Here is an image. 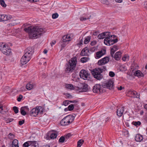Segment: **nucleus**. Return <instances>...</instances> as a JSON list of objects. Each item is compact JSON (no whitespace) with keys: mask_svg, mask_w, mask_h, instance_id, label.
<instances>
[{"mask_svg":"<svg viewBox=\"0 0 147 147\" xmlns=\"http://www.w3.org/2000/svg\"><path fill=\"white\" fill-rule=\"evenodd\" d=\"M24 30L29 34L30 38L31 39L39 38L46 32L45 28L38 26L33 28L29 27L24 29Z\"/></svg>","mask_w":147,"mask_h":147,"instance_id":"1","label":"nucleus"},{"mask_svg":"<svg viewBox=\"0 0 147 147\" xmlns=\"http://www.w3.org/2000/svg\"><path fill=\"white\" fill-rule=\"evenodd\" d=\"M77 63V58L74 57L69 61L68 63L66 64L65 71L67 73H71L74 70Z\"/></svg>","mask_w":147,"mask_h":147,"instance_id":"2","label":"nucleus"},{"mask_svg":"<svg viewBox=\"0 0 147 147\" xmlns=\"http://www.w3.org/2000/svg\"><path fill=\"white\" fill-rule=\"evenodd\" d=\"M106 70V67L103 66L94 69L91 73L94 78L97 80H100L103 78V76L101 74V73Z\"/></svg>","mask_w":147,"mask_h":147,"instance_id":"3","label":"nucleus"},{"mask_svg":"<svg viewBox=\"0 0 147 147\" xmlns=\"http://www.w3.org/2000/svg\"><path fill=\"white\" fill-rule=\"evenodd\" d=\"M104 40V43L106 45L110 46L113 45L118 41V39L117 38L114 39L116 37L115 35H111L110 34Z\"/></svg>","mask_w":147,"mask_h":147,"instance_id":"4","label":"nucleus"},{"mask_svg":"<svg viewBox=\"0 0 147 147\" xmlns=\"http://www.w3.org/2000/svg\"><path fill=\"white\" fill-rule=\"evenodd\" d=\"M0 50L4 54L9 55L11 53V50L7 44L4 42L0 43Z\"/></svg>","mask_w":147,"mask_h":147,"instance_id":"5","label":"nucleus"},{"mask_svg":"<svg viewBox=\"0 0 147 147\" xmlns=\"http://www.w3.org/2000/svg\"><path fill=\"white\" fill-rule=\"evenodd\" d=\"M74 117L71 115H67L61 120L60 123L62 125H67L71 123L74 119Z\"/></svg>","mask_w":147,"mask_h":147,"instance_id":"6","label":"nucleus"},{"mask_svg":"<svg viewBox=\"0 0 147 147\" xmlns=\"http://www.w3.org/2000/svg\"><path fill=\"white\" fill-rule=\"evenodd\" d=\"M102 89L100 84H96L93 86L92 91L94 93L100 94L102 93Z\"/></svg>","mask_w":147,"mask_h":147,"instance_id":"7","label":"nucleus"},{"mask_svg":"<svg viewBox=\"0 0 147 147\" xmlns=\"http://www.w3.org/2000/svg\"><path fill=\"white\" fill-rule=\"evenodd\" d=\"M79 75L81 78L84 80H88L89 74L87 71L84 69H82L80 72Z\"/></svg>","mask_w":147,"mask_h":147,"instance_id":"8","label":"nucleus"},{"mask_svg":"<svg viewBox=\"0 0 147 147\" xmlns=\"http://www.w3.org/2000/svg\"><path fill=\"white\" fill-rule=\"evenodd\" d=\"M31 58V57H30L28 56L24 55L20 60L21 64L22 65H24L26 64L30 61Z\"/></svg>","mask_w":147,"mask_h":147,"instance_id":"9","label":"nucleus"},{"mask_svg":"<svg viewBox=\"0 0 147 147\" xmlns=\"http://www.w3.org/2000/svg\"><path fill=\"white\" fill-rule=\"evenodd\" d=\"M109 58L108 57H106L99 60L98 62L99 65H103L108 63L109 61Z\"/></svg>","mask_w":147,"mask_h":147,"instance_id":"10","label":"nucleus"},{"mask_svg":"<svg viewBox=\"0 0 147 147\" xmlns=\"http://www.w3.org/2000/svg\"><path fill=\"white\" fill-rule=\"evenodd\" d=\"M106 52V50L105 49H102L96 53V54L95 55V57L96 59H99L105 55Z\"/></svg>","mask_w":147,"mask_h":147,"instance_id":"11","label":"nucleus"},{"mask_svg":"<svg viewBox=\"0 0 147 147\" xmlns=\"http://www.w3.org/2000/svg\"><path fill=\"white\" fill-rule=\"evenodd\" d=\"M34 51L32 47H28L25 50L24 55L32 58Z\"/></svg>","mask_w":147,"mask_h":147,"instance_id":"12","label":"nucleus"},{"mask_svg":"<svg viewBox=\"0 0 147 147\" xmlns=\"http://www.w3.org/2000/svg\"><path fill=\"white\" fill-rule=\"evenodd\" d=\"M113 82L111 80H109L103 84V87L104 88H107L111 89H112L113 86Z\"/></svg>","mask_w":147,"mask_h":147,"instance_id":"13","label":"nucleus"},{"mask_svg":"<svg viewBox=\"0 0 147 147\" xmlns=\"http://www.w3.org/2000/svg\"><path fill=\"white\" fill-rule=\"evenodd\" d=\"M40 111V110L37 107L33 108L30 111V114L31 116L36 117L38 115Z\"/></svg>","mask_w":147,"mask_h":147,"instance_id":"14","label":"nucleus"},{"mask_svg":"<svg viewBox=\"0 0 147 147\" xmlns=\"http://www.w3.org/2000/svg\"><path fill=\"white\" fill-rule=\"evenodd\" d=\"M110 34V32H106L99 34L98 36V38L99 39H102L104 38H107Z\"/></svg>","mask_w":147,"mask_h":147,"instance_id":"15","label":"nucleus"},{"mask_svg":"<svg viewBox=\"0 0 147 147\" xmlns=\"http://www.w3.org/2000/svg\"><path fill=\"white\" fill-rule=\"evenodd\" d=\"M89 53V50L88 47H86L82 50L80 53V55L82 56H88Z\"/></svg>","mask_w":147,"mask_h":147,"instance_id":"16","label":"nucleus"},{"mask_svg":"<svg viewBox=\"0 0 147 147\" xmlns=\"http://www.w3.org/2000/svg\"><path fill=\"white\" fill-rule=\"evenodd\" d=\"M125 107H121L118 108L117 110V114L119 117H121L123 114L124 112Z\"/></svg>","mask_w":147,"mask_h":147,"instance_id":"17","label":"nucleus"},{"mask_svg":"<svg viewBox=\"0 0 147 147\" xmlns=\"http://www.w3.org/2000/svg\"><path fill=\"white\" fill-rule=\"evenodd\" d=\"M136 141L137 142H141L143 139V136L140 134H136L135 137Z\"/></svg>","mask_w":147,"mask_h":147,"instance_id":"18","label":"nucleus"},{"mask_svg":"<svg viewBox=\"0 0 147 147\" xmlns=\"http://www.w3.org/2000/svg\"><path fill=\"white\" fill-rule=\"evenodd\" d=\"M71 38L70 36L68 35H65L63 37L62 39L63 40L61 42H65L67 41H69L71 40Z\"/></svg>","mask_w":147,"mask_h":147,"instance_id":"19","label":"nucleus"},{"mask_svg":"<svg viewBox=\"0 0 147 147\" xmlns=\"http://www.w3.org/2000/svg\"><path fill=\"white\" fill-rule=\"evenodd\" d=\"M121 53L120 51H118L114 55V57L115 59L116 60H119L121 57Z\"/></svg>","mask_w":147,"mask_h":147,"instance_id":"20","label":"nucleus"},{"mask_svg":"<svg viewBox=\"0 0 147 147\" xmlns=\"http://www.w3.org/2000/svg\"><path fill=\"white\" fill-rule=\"evenodd\" d=\"M135 76H138L139 78H140L144 76V74L140 70H138L136 71L134 74Z\"/></svg>","mask_w":147,"mask_h":147,"instance_id":"21","label":"nucleus"},{"mask_svg":"<svg viewBox=\"0 0 147 147\" xmlns=\"http://www.w3.org/2000/svg\"><path fill=\"white\" fill-rule=\"evenodd\" d=\"M131 94L134 96V97L135 98H139L140 97V94L138 93L136 91H133L130 92Z\"/></svg>","mask_w":147,"mask_h":147,"instance_id":"22","label":"nucleus"},{"mask_svg":"<svg viewBox=\"0 0 147 147\" xmlns=\"http://www.w3.org/2000/svg\"><path fill=\"white\" fill-rule=\"evenodd\" d=\"M33 87V85L32 82H29L26 86V88L28 90H30L32 89Z\"/></svg>","mask_w":147,"mask_h":147,"instance_id":"23","label":"nucleus"},{"mask_svg":"<svg viewBox=\"0 0 147 147\" xmlns=\"http://www.w3.org/2000/svg\"><path fill=\"white\" fill-rule=\"evenodd\" d=\"M19 23V22H18V20H13L12 21L11 23H9V26H12L17 24Z\"/></svg>","mask_w":147,"mask_h":147,"instance_id":"24","label":"nucleus"},{"mask_svg":"<svg viewBox=\"0 0 147 147\" xmlns=\"http://www.w3.org/2000/svg\"><path fill=\"white\" fill-rule=\"evenodd\" d=\"M82 90L83 91L86 92L88 90V86L86 84H83L82 85Z\"/></svg>","mask_w":147,"mask_h":147,"instance_id":"25","label":"nucleus"},{"mask_svg":"<svg viewBox=\"0 0 147 147\" xmlns=\"http://www.w3.org/2000/svg\"><path fill=\"white\" fill-rule=\"evenodd\" d=\"M57 132L55 131L54 133H50V138L51 139H54L57 137Z\"/></svg>","mask_w":147,"mask_h":147,"instance_id":"26","label":"nucleus"},{"mask_svg":"<svg viewBox=\"0 0 147 147\" xmlns=\"http://www.w3.org/2000/svg\"><path fill=\"white\" fill-rule=\"evenodd\" d=\"M30 146L35 147L37 146V142L35 141H29Z\"/></svg>","mask_w":147,"mask_h":147,"instance_id":"27","label":"nucleus"},{"mask_svg":"<svg viewBox=\"0 0 147 147\" xmlns=\"http://www.w3.org/2000/svg\"><path fill=\"white\" fill-rule=\"evenodd\" d=\"M89 59L88 57H83L81 58L80 60V61L83 63H85L87 62Z\"/></svg>","mask_w":147,"mask_h":147,"instance_id":"28","label":"nucleus"},{"mask_svg":"<svg viewBox=\"0 0 147 147\" xmlns=\"http://www.w3.org/2000/svg\"><path fill=\"white\" fill-rule=\"evenodd\" d=\"M132 124L134 125H135L136 127H137L139 126L141 124V123L140 121H133Z\"/></svg>","mask_w":147,"mask_h":147,"instance_id":"29","label":"nucleus"},{"mask_svg":"<svg viewBox=\"0 0 147 147\" xmlns=\"http://www.w3.org/2000/svg\"><path fill=\"white\" fill-rule=\"evenodd\" d=\"M91 39V36H87L84 41V43L85 44H88L90 41Z\"/></svg>","mask_w":147,"mask_h":147,"instance_id":"30","label":"nucleus"},{"mask_svg":"<svg viewBox=\"0 0 147 147\" xmlns=\"http://www.w3.org/2000/svg\"><path fill=\"white\" fill-rule=\"evenodd\" d=\"M66 87L67 88L70 89V90H74V87L73 86V85L71 84H66Z\"/></svg>","mask_w":147,"mask_h":147,"instance_id":"31","label":"nucleus"},{"mask_svg":"<svg viewBox=\"0 0 147 147\" xmlns=\"http://www.w3.org/2000/svg\"><path fill=\"white\" fill-rule=\"evenodd\" d=\"M84 142V140L82 139L79 140L77 142V147H80Z\"/></svg>","mask_w":147,"mask_h":147,"instance_id":"32","label":"nucleus"},{"mask_svg":"<svg viewBox=\"0 0 147 147\" xmlns=\"http://www.w3.org/2000/svg\"><path fill=\"white\" fill-rule=\"evenodd\" d=\"M22 107L20 108V113L21 114L25 116L26 115V113L24 110V109H23Z\"/></svg>","mask_w":147,"mask_h":147,"instance_id":"33","label":"nucleus"},{"mask_svg":"<svg viewBox=\"0 0 147 147\" xmlns=\"http://www.w3.org/2000/svg\"><path fill=\"white\" fill-rule=\"evenodd\" d=\"M12 18V16L9 15H5V21H7L11 19Z\"/></svg>","mask_w":147,"mask_h":147,"instance_id":"34","label":"nucleus"},{"mask_svg":"<svg viewBox=\"0 0 147 147\" xmlns=\"http://www.w3.org/2000/svg\"><path fill=\"white\" fill-rule=\"evenodd\" d=\"M7 137L8 139L12 140L14 138L15 135L11 133H9Z\"/></svg>","mask_w":147,"mask_h":147,"instance_id":"35","label":"nucleus"},{"mask_svg":"<svg viewBox=\"0 0 147 147\" xmlns=\"http://www.w3.org/2000/svg\"><path fill=\"white\" fill-rule=\"evenodd\" d=\"M18 142L17 140L14 139L11 145L18 146Z\"/></svg>","mask_w":147,"mask_h":147,"instance_id":"36","label":"nucleus"},{"mask_svg":"<svg viewBox=\"0 0 147 147\" xmlns=\"http://www.w3.org/2000/svg\"><path fill=\"white\" fill-rule=\"evenodd\" d=\"M0 4L3 7H5L6 5L3 0H0Z\"/></svg>","mask_w":147,"mask_h":147,"instance_id":"37","label":"nucleus"},{"mask_svg":"<svg viewBox=\"0 0 147 147\" xmlns=\"http://www.w3.org/2000/svg\"><path fill=\"white\" fill-rule=\"evenodd\" d=\"M116 51L113 49L111 48V55L112 57H114V54Z\"/></svg>","mask_w":147,"mask_h":147,"instance_id":"38","label":"nucleus"},{"mask_svg":"<svg viewBox=\"0 0 147 147\" xmlns=\"http://www.w3.org/2000/svg\"><path fill=\"white\" fill-rule=\"evenodd\" d=\"M74 105L71 104L68 107V109L69 111H72L74 109Z\"/></svg>","mask_w":147,"mask_h":147,"instance_id":"39","label":"nucleus"},{"mask_svg":"<svg viewBox=\"0 0 147 147\" xmlns=\"http://www.w3.org/2000/svg\"><path fill=\"white\" fill-rule=\"evenodd\" d=\"M65 137L63 136H61L59 138V141L61 143H63L64 142V141L65 140Z\"/></svg>","mask_w":147,"mask_h":147,"instance_id":"40","label":"nucleus"},{"mask_svg":"<svg viewBox=\"0 0 147 147\" xmlns=\"http://www.w3.org/2000/svg\"><path fill=\"white\" fill-rule=\"evenodd\" d=\"M80 20L81 21H85L87 20H88L89 19V18H85V17L84 16L80 17Z\"/></svg>","mask_w":147,"mask_h":147,"instance_id":"41","label":"nucleus"},{"mask_svg":"<svg viewBox=\"0 0 147 147\" xmlns=\"http://www.w3.org/2000/svg\"><path fill=\"white\" fill-rule=\"evenodd\" d=\"M100 2L102 3L107 5H108L109 4L107 0H100Z\"/></svg>","mask_w":147,"mask_h":147,"instance_id":"42","label":"nucleus"},{"mask_svg":"<svg viewBox=\"0 0 147 147\" xmlns=\"http://www.w3.org/2000/svg\"><path fill=\"white\" fill-rule=\"evenodd\" d=\"M58 14L57 13L53 14L52 16V18L53 19H56L58 17Z\"/></svg>","mask_w":147,"mask_h":147,"instance_id":"43","label":"nucleus"},{"mask_svg":"<svg viewBox=\"0 0 147 147\" xmlns=\"http://www.w3.org/2000/svg\"><path fill=\"white\" fill-rule=\"evenodd\" d=\"M13 110L16 114H17L18 112V108L16 107H14L13 108Z\"/></svg>","mask_w":147,"mask_h":147,"instance_id":"44","label":"nucleus"},{"mask_svg":"<svg viewBox=\"0 0 147 147\" xmlns=\"http://www.w3.org/2000/svg\"><path fill=\"white\" fill-rule=\"evenodd\" d=\"M122 59L124 61H126L127 60H128L129 56L125 55L122 57Z\"/></svg>","mask_w":147,"mask_h":147,"instance_id":"45","label":"nucleus"},{"mask_svg":"<svg viewBox=\"0 0 147 147\" xmlns=\"http://www.w3.org/2000/svg\"><path fill=\"white\" fill-rule=\"evenodd\" d=\"M29 146H30L29 141L24 143L23 145L24 147H28Z\"/></svg>","mask_w":147,"mask_h":147,"instance_id":"46","label":"nucleus"},{"mask_svg":"<svg viewBox=\"0 0 147 147\" xmlns=\"http://www.w3.org/2000/svg\"><path fill=\"white\" fill-rule=\"evenodd\" d=\"M22 107L24 108L23 109H24V110L26 111V113H28V112L29 111V109L27 106H25Z\"/></svg>","mask_w":147,"mask_h":147,"instance_id":"47","label":"nucleus"},{"mask_svg":"<svg viewBox=\"0 0 147 147\" xmlns=\"http://www.w3.org/2000/svg\"><path fill=\"white\" fill-rule=\"evenodd\" d=\"M69 104V100H65L63 102V104L65 106Z\"/></svg>","mask_w":147,"mask_h":147,"instance_id":"48","label":"nucleus"},{"mask_svg":"<svg viewBox=\"0 0 147 147\" xmlns=\"http://www.w3.org/2000/svg\"><path fill=\"white\" fill-rule=\"evenodd\" d=\"M109 75L110 77H113L115 75V74L114 72L110 71L109 72Z\"/></svg>","mask_w":147,"mask_h":147,"instance_id":"49","label":"nucleus"},{"mask_svg":"<svg viewBox=\"0 0 147 147\" xmlns=\"http://www.w3.org/2000/svg\"><path fill=\"white\" fill-rule=\"evenodd\" d=\"M0 17L1 18V21H5V14H2L0 15Z\"/></svg>","mask_w":147,"mask_h":147,"instance_id":"50","label":"nucleus"},{"mask_svg":"<svg viewBox=\"0 0 147 147\" xmlns=\"http://www.w3.org/2000/svg\"><path fill=\"white\" fill-rule=\"evenodd\" d=\"M71 135L70 133H68L67 134L65 135V139H68L71 136Z\"/></svg>","mask_w":147,"mask_h":147,"instance_id":"51","label":"nucleus"},{"mask_svg":"<svg viewBox=\"0 0 147 147\" xmlns=\"http://www.w3.org/2000/svg\"><path fill=\"white\" fill-rule=\"evenodd\" d=\"M22 98H23V96H22V95H19V97L17 99V100L19 102L20 101H21Z\"/></svg>","mask_w":147,"mask_h":147,"instance_id":"52","label":"nucleus"},{"mask_svg":"<svg viewBox=\"0 0 147 147\" xmlns=\"http://www.w3.org/2000/svg\"><path fill=\"white\" fill-rule=\"evenodd\" d=\"M13 118H9L6 120L7 123H10L13 120Z\"/></svg>","mask_w":147,"mask_h":147,"instance_id":"53","label":"nucleus"},{"mask_svg":"<svg viewBox=\"0 0 147 147\" xmlns=\"http://www.w3.org/2000/svg\"><path fill=\"white\" fill-rule=\"evenodd\" d=\"M24 123V120H22L20 121H19V124L20 125H21L23 124Z\"/></svg>","mask_w":147,"mask_h":147,"instance_id":"54","label":"nucleus"},{"mask_svg":"<svg viewBox=\"0 0 147 147\" xmlns=\"http://www.w3.org/2000/svg\"><path fill=\"white\" fill-rule=\"evenodd\" d=\"M83 42V38H82L79 41V43L77 44V45H81L82 44Z\"/></svg>","mask_w":147,"mask_h":147,"instance_id":"55","label":"nucleus"},{"mask_svg":"<svg viewBox=\"0 0 147 147\" xmlns=\"http://www.w3.org/2000/svg\"><path fill=\"white\" fill-rule=\"evenodd\" d=\"M96 43V42L95 41H93L90 43V45L92 46H94L95 45Z\"/></svg>","mask_w":147,"mask_h":147,"instance_id":"56","label":"nucleus"},{"mask_svg":"<svg viewBox=\"0 0 147 147\" xmlns=\"http://www.w3.org/2000/svg\"><path fill=\"white\" fill-rule=\"evenodd\" d=\"M112 49H115V50L117 51V49H118V47L116 45H114L113 46V47L111 48Z\"/></svg>","mask_w":147,"mask_h":147,"instance_id":"57","label":"nucleus"},{"mask_svg":"<svg viewBox=\"0 0 147 147\" xmlns=\"http://www.w3.org/2000/svg\"><path fill=\"white\" fill-rule=\"evenodd\" d=\"M30 2H36L38 1L39 0H27Z\"/></svg>","mask_w":147,"mask_h":147,"instance_id":"58","label":"nucleus"},{"mask_svg":"<svg viewBox=\"0 0 147 147\" xmlns=\"http://www.w3.org/2000/svg\"><path fill=\"white\" fill-rule=\"evenodd\" d=\"M84 17H85V18H89V19L91 17V16L90 15L89 16H88V14H85L84 15Z\"/></svg>","mask_w":147,"mask_h":147,"instance_id":"59","label":"nucleus"},{"mask_svg":"<svg viewBox=\"0 0 147 147\" xmlns=\"http://www.w3.org/2000/svg\"><path fill=\"white\" fill-rule=\"evenodd\" d=\"M78 102V101L76 100H69V102L73 103H76Z\"/></svg>","mask_w":147,"mask_h":147,"instance_id":"60","label":"nucleus"},{"mask_svg":"<svg viewBox=\"0 0 147 147\" xmlns=\"http://www.w3.org/2000/svg\"><path fill=\"white\" fill-rule=\"evenodd\" d=\"M3 107L0 104V113H2V111H3Z\"/></svg>","mask_w":147,"mask_h":147,"instance_id":"61","label":"nucleus"},{"mask_svg":"<svg viewBox=\"0 0 147 147\" xmlns=\"http://www.w3.org/2000/svg\"><path fill=\"white\" fill-rule=\"evenodd\" d=\"M56 42L54 40L52 41L51 43V46H52L53 45H54L56 43Z\"/></svg>","mask_w":147,"mask_h":147,"instance_id":"62","label":"nucleus"},{"mask_svg":"<svg viewBox=\"0 0 147 147\" xmlns=\"http://www.w3.org/2000/svg\"><path fill=\"white\" fill-rule=\"evenodd\" d=\"M115 1L117 3H120L122 1V0H115Z\"/></svg>","mask_w":147,"mask_h":147,"instance_id":"63","label":"nucleus"},{"mask_svg":"<svg viewBox=\"0 0 147 147\" xmlns=\"http://www.w3.org/2000/svg\"><path fill=\"white\" fill-rule=\"evenodd\" d=\"M9 147H19L18 146L13 145H9Z\"/></svg>","mask_w":147,"mask_h":147,"instance_id":"64","label":"nucleus"}]
</instances>
